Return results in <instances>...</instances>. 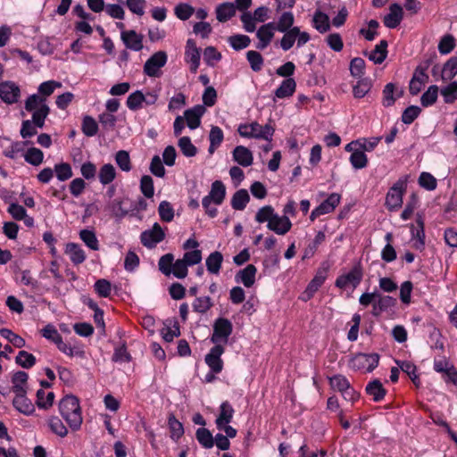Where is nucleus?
Instances as JSON below:
<instances>
[{
	"label": "nucleus",
	"instance_id": "obj_14",
	"mask_svg": "<svg viewBox=\"0 0 457 457\" xmlns=\"http://www.w3.org/2000/svg\"><path fill=\"white\" fill-rule=\"evenodd\" d=\"M276 30L274 22H269L261 26L256 31L258 38L256 48L259 50L265 49L272 41Z\"/></svg>",
	"mask_w": 457,
	"mask_h": 457
},
{
	"label": "nucleus",
	"instance_id": "obj_15",
	"mask_svg": "<svg viewBox=\"0 0 457 457\" xmlns=\"http://www.w3.org/2000/svg\"><path fill=\"white\" fill-rule=\"evenodd\" d=\"M200 49L193 39H188L186 45L185 60L189 64L190 71L195 73L200 65Z\"/></svg>",
	"mask_w": 457,
	"mask_h": 457
},
{
	"label": "nucleus",
	"instance_id": "obj_48",
	"mask_svg": "<svg viewBox=\"0 0 457 457\" xmlns=\"http://www.w3.org/2000/svg\"><path fill=\"white\" fill-rule=\"evenodd\" d=\"M144 100L145 95L143 92L137 90L128 96L126 104L129 110L137 111L143 107Z\"/></svg>",
	"mask_w": 457,
	"mask_h": 457
},
{
	"label": "nucleus",
	"instance_id": "obj_5",
	"mask_svg": "<svg viewBox=\"0 0 457 457\" xmlns=\"http://www.w3.org/2000/svg\"><path fill=\"white\" fill-rule=\"evenodd\" d=\"M234 409L228 402H223L220 405L219 414L215 420L216 428L219 430L224 431L229 437L237 436V429L229 425L234 416Z\"/></svg>",
	"mask_w": 457,
	"mask_h": 457
},
{
	"label": "nucleus",
	"instance_id": "obj_1",
	"mask_svg": "<svg viewBox=\"0 0 457 457\" xmlns=\"http://www.w3.org/2000/svg\"><path fill=\"white\" fill-rule=\"evenodd\" d=\"M59 411L72 430H78L83 421L79 399L74 395L64 396L59 403Z\"/></svg>",
	"mask_w": 457,
	"mask_h": 457
},
{
	"label": "nucleus",
	"instance_id": "obj_50",
	"mask_svg": "<svg viewBox=\"0 0 457 457\" xmlns=\"http://www.w3.org/2000/svg\"><path fill=\"white\" fill-rule=\"evenodd\" d=\"M457 75V55L451 57L444 65L442 79L451 80Z\"/></svg>",
	"mask_w": 457,
	"mask_h": 457
},
{
	"label": "nucleus",
	"instance_id": "obj_45",
	"mask_svg": "<svg viewBox=\"0 0 457 457\" xmlns=\"http://www.w3.org/2000/svg\"><path fill=\"white\" fill-rule=\"evenodd\" d=\"M386 47L387 42L386 40H381L379 44L376 46L375 49L370 54V59L375 63H382L386 58Z\"/></svg>",
	"mask_w": 457,
	"mask_h": 457
},
{
	"label": "nucleus",
	"instance_id": "obj_12",
	"mask_svg": "<svg viewBox=\"0 0 457 457\" xmlns=\"http://www.w3.org/2000/svg\"><path fill=\"white\" fill-rule=\"evenodd\" d=\"M361 271L360 269L354 267L349 272L339 276L337 278L336 286L341 289H352L357 287L361 280Z\"/></svg>",
	"mask_w": 457,
	"mask_h": 457
},
{
	"label": "nucleus",
	"instance_id": "obj_36",
	"mask_svg": "<svg viewBox=\"0 0 457 457\" xmlns=\"http://www.w3.org/2000/svg\"><path fill=\"white\" fill-rule=\"evenodd\" d=\"M224 138V134L221 129L218 126H212L209 134L210 146L208 149L209 154H212L214 151L220 145Z\"/></svg>",
	"mask_w": 457,
	"mask_h": 457
},
{
	"label": "nucleus",
	"instance_id": "obj_58",
	"mask_svg": "<svg viewBox=\"0 0 457 457\" xmlns=\"http://www.w3.org/2000/svg\"><path fill=\"white\" fill-rule=\"evenodd\" d=\"M115 162L120 169L123 171L129 172L132 169L130 157L127 151H118L115 154Z\"/></svg>",
	"mask_w": 457,
	"mask_h": 457
},
{
	"label": "nucleus",
	"instance_id": "obj_18",
	"mask_svg": "<svg viewBox=\"0 0 457 457\" xmlns=\"http://www.w3.org/2000/svg\"><path fill=\"white\" fill-rule=\"evenodd\" d=\"M205 112V107L204 105H195L194 107L187 109L184 112V119L187 126L190 129H197L201 124V118Z\"/></svg>",
	"mask_w": 457,
	"mask_h": 457
},
{
	"label": "nucleus",
	"instance_id": "obj_44",
	"mask_svg": "<svg viewBox=\"0 0 457 457\" xmlns=\"http://www.w3.org/2000/svg\"><path fill=\"white\" fill-rule=\"evenodd\" d=\"M438 97V87L432 85L422 94L420 103L423 107L433 105Z\"/></svg>",
	"mask_w": 457,
	"mask_h": 457
},
{
	"label": "nucleus",
	"instance_id": "obj_16",
	"mask_svg": "<svg viewBox=\"0 0 457 457\" xmlns=\"http://www.w3.org/2000/svg\"><path fill=\"white\" fill-rule=\"evenodd\" d=\"M21 91L19 87L11 81L0 83V98L7 104H14L20 98Z\"/></svg>",
	"mask_w": 457,
	"mask_h": 457
},
{
	"label": "nucleus",
	"instance_id": "obj_6",
	"mask_svg": "<svg viewBox=\"0 0 457 457\" xmlns=\"http://www.w3.org/2000/svg\"><path fill=\"white\" fill-rule=\"evenodd\" d=\"M233 331L232 322L226 318H217L212 325L211 342L214 345H224L228 344V338Z\"/></svg>",
	"mask_w": 457,
	"mask_h": 457
},
{
	"label": "nucleus",
	"instance_id": "obj_56",
	"mask_svg": "<svg viewBox=\"0 0 457 457\" xmlns=\"http://www.w3.org/2000/svg\"><path fill=\"white\" fill-rule=\"evenodd\" d=\"M158 213L164 222H170L174 218V209L168 201H162L158 207Z\"/></svg>",
	"mask_w": 457,
	"mask_h": 457
},
{
	"label": "nucleus",
	"instance_id": "obj_11",
	"mask_svg": "<svg viewBox=\"0 0 457 457\" xmlns=\"http://www.w3.org/2000/svg\"><path fill=\"white\" fill-rule=\"evenodd\" d=\"M223 345H214L205 355L204 361L210 370L213 373H220L223 370V361L221 355L224 353Z\"/></svg>",
	"mask_w": 457,
	"mask_h": 457
},
{
	"label": "nucleus",
	"instance_id": "obj_47",
	"mask_svg": "<svg viewBox=\"0 0 457 457\" xmlns=\"http://www.w3.org/2000/svg\"><path fill=\"white\" fill-rule=\"evenodd\" d=\"M195 437L199 444L206 449H210L214 445L213 436L207 428H198L195 433Z\"/></svg>",
	"mask_w": 457,
	"mask_h": 457
},
{
	"label": "nucleus",
	"instance_id": "obj_2",
	"mask_svg": "<svg viewBox=\"0 0 457 457\" xmlns=\"http://www.w3.org/2000/svg\"><path fill=\"white\" fill-rule=\"evenodd\" d=\"M226 196V187L220 180H215L211 187L209 194L202 200V205L205 213L210 218H215L218 214V210L214 205H220Z\"/></svg>",
	"mask_w": 457,
	"mask_h": 457
},
{
	"label": "nucleus",
	"instance_id": "obj_42",
	"mask_svg": "<svg viewBox=\"0 0 457 457\" xmlns=\"http://www.w3.org/2000/svg\"><path fill=\"white\" fill-rule=\"evenodd\" d=\"M79 238L91 250L97 251L99 249V241L96 233L90 229H82L79 232Z\"/></svg>",
	"mask_w": 457,
	"mask_h": 457
},
{
	"label": "nucleus",
	"instance_id": "obj_51",
	"mask_svg": "<svg viewBox=\"0 0 457 457\" xmlns=\"http://www.w3.org/2000/svg\"><path fill=\"white\" fill-rule=\"evenodd\" d=\"M440 93L445 104H453L457 100V81H453L445 87H443Z\"/></svg>",
	"mask_w": 457,
	"mask_h": 457
},
{
	"label": "nucleus",
	"instance_id": "obj_10",
	"mask_svg": "<svg viewBox=\"0 0 457 457\" xmlns=\"http://www.w3.org/2000/svg\"><path fill=\"white\" fill-rule=\"evenodd\" d=\"M167 54L163 51L154 54L145 63L144 72L149 77L159 76V71L167 62Z\"/></svg>",
	"mask_w": 457,
	"mask_h": 457
},
{
	"label": "nucleus",
	"instance_id": "obj_34",
	"mask_svg": "<svg viewBox=\"0 0 457 457\" xmlns=\"http://www.w3.org/2000/svg\"><path fill=\"white\" fill-rule=\"evenodd\" d=\"M57 348L62 353L69 357L78 356L80 358L85 357V351L80 345H71V343L63 342L62 338L56 344Z\"/></svg>",
	"mask_w": 457,
	"mask_h": 457
},
{
	"label": "nucleus",
	"instance_id": "obj_52",
	"mask_svg": "<svg viewBox=\"0 0 457 457\" xmlns=\"http://www.w3.org/2000/svg\"><path fill=\"white\" fill-rule=\"evenodd\" d=\"M298 27H294L290 30H287L282 37L279 45L284 51L289 50L296 41Z\"/></svg>",
	"mask_w": 457,
	"mask_h": 457
},
{
	"label": "nucleus",
	"instance_id": "obj_53",
	"mask_svg": "<svg viewBox=\"0 0 457 457\" xmlns=\"http://www.w3.org/2000/svg\"><path fill=\"white\" fill-rule=\"evenodd\" d=\"M54 394L53 392H46L39 389L37 392V405L38 408L47 409L53 405Z\"/></svg>",
	"mask_w": 457,
	"mask_h": 457
},
{
	"label": "nucleus",
	"instance_id": "obj_41",
	"mask_svg": "<svg viewBox=\"0 0 457 457\" xmlns=\"http://www.w3.org/2000/svg\"><path fill=\"white\" fill-rule=\"evenodd\" d=\"M54 174L59 181H66L73 176V171L70 163L60 162L54 165Z\"/></svg>",
	"mask_w": 457,
	"mask_h": 457
},
{
	"label": "nucleus",
	"instance_id": "obj_8",
	"mask_svg": "<svg viewBox=\"0 0 457 457\" xmlns=\"http://www.w3.org/2000/svg\"><path fill=\"white\" fill-rule=\"evenodd\" d=\"M379 362L378 353H357L349 361V365L355 370L372 371Z\"/></svg>",
	"mask_w": 457,
	"mask_h": 457
},
{
	"label": "nucleus",
	"instance_id": "obj_4",
	"mask_svg": "<svg viewBox=\"0 0 457 457\" xmlns=\"http://www.w3.org/2000/svg\"><path fill=\"white\" fill-rule=\"evenodd\" d=\"M238 134L243 137L263 139L271 142L274 134V129L270 124L264 126L256 121L251 123L240 124L237 129Z\"/></svg>",
	"mask_w": 457,
	"mask_h": 457
},
{
	"label": "nucleus",
	"instance_id": "obj_37",
	"mask_svg": "<svg viewBox=\"0 0 457 457\" xmlns=\"http://www.w3.org/2000/svg\"><path fill=\"white\" fill-rule=\"evenodd\" d=\"M295 21L294 14L291 12H284L278 17V21L275 23V28L279 32H286L290 30Z\"/></svg>",
	"mask_w": 457,
	"mask_h": 457
},
{
	"label": "nucleus",
	"instance_id": "obj_39",
	"mask_svg": "<svg viewBox=\"0 0 457 457\" xmlns=\"http://www.w3.org/2000/svg\"><path fill=\"white\" fill-rule=\"evenodd\" d=\"M23 157L28 163L39 166L44 161V153L37 147H30L24 152Z\"/></svg>",
	"mask_w": 457,
	"mask_h": 457
},
{
	"label": "nucleus",
	"instance_id": "obj_7",
	"mask_svg": "<svg viewBox=\"0 0 457 457\" xmlns=\"http://www.w3.org/2000/svg\"><path fill=\"white\" fill-rule=\"evenodd\" d=\"M407 188V179H399L388 190L385 205L390 212H396L402 207L403 195Z\"/></svg>",
	"mask_w": 457,
	"mask_h": 457
},
{
	"label": "nucleus",
	"instance_id": "obj_57",
	"mask_svg": "<svg viewBox=\"0 0 457 457\" xmlns=\"http://www.w3.org/2000/svg\"><path fill=\"white\" fill-rule=\"evenodd\" d=\"M246 59L253 71H260L263 66V58L262 54L254 50L246 53Z\"/></svg>",
	"mask_w": 457,
	"mask_h": 457
},
{
	"label": "nucleus",
	"instance_id": "obj_43",
	"mask_svg": "<svg viewBox=\"0 0 457 457\" xmlns=\"http://www.w3.org/2000/svg\"><path fill=\"white\" fill-rule=\"evenodd\" d=\"M419 228L416 231H412L413 246L417 250H422L425 245V232H424V222L421 218L417 220Z\"/></svg>",
	"mask_w": 457,
	"mask_h": 457
},
{
	"label": "nucleus",
	"instance_id": "obj_64",
	"mask_svg": "<svg viewBox=\"0 0 457 457\" xmlns=\"http://www.w3.org/2000/svg\"><path fill=\"white\" fill-rule=\"evenodd\" d=\"M140 191L146 198H152L154 195V180L148 175H144L140 179Z\"/></svg>",
	"mask_w": 457,
	"mask_h": 457
},
{
	"label": "nucleus",
	"instance_id": "obj_40",
	"mask_svg": "<svg viewBox=\"0 0 457 457\" xmlns=\"http://www.w3.org/2000/svg\"><path fill=\"white\" fill-rule=\"evenodd\" d=\"M249 194L245 189H240L237 191L232 199H231V206L235 210H244L249 202Z\"/></svg>",
	"mask_w": 457,
	"mask_h": 457
},
{
	"label": "nucleus",
	"instance_id": "obj_55",
	"mask_svg": "<svg viewBox=\"0 0 457 457\" xmlns=\"http://www.w3.org/2000/svg\"><path fill=\"white\" fill-rule=\"evenodd\" d=\"M212 299L209 296H201L195 299L192 303L194 312L204 314L212 307Z\"/></svg>",
	"mask_w": 457,
	"mask_h": 457
},
{
	"label": "nucleus",
	"instance_id": "obj_20",
	"mask_svg": "<svg viewBox=\"0 0 457 457\" xmlns=\"http://www.w3.org/2000/svg\"><path fill=\"white\" fill-rule=\"evenodd\" d=\"M9 214L16 220H23L24 224L31 228L34 226V219L27 214L25 208L16 203H11L7 208Z\"/></svg>",
	"mask_w": 457,
	"mask_h": 457
},
{
	"label": "nucleus",
	"instance_id": "obj_60",
	"mask_svg": "<svg viewBox=\"0 0 457 457\" xmlns=\"http://www.w3.org/2000/svg\"><path fill=\"white\" fill-rule=\"evenodd\" d=\"M178 145H179V147L180 148L182 154L187 157H193L197 153V149L192 144L189 137H180Z\"/></svg>",
	"mask_w": 457,
	"mask_h": 457
},
{
	"label": "nucleus",
	"instance_id": "obj_31",
	"mask_svg": "<svg viewBox=\"0 0 457 457\" xmlns=\"http://www.w3.org/2000/svg\"><path fill=\"white\" fill-rule=\"evenodd\" d=\"M296 88L295 80L293 78H287L282 81L280 86L275 91V97L283 99L293 96Z\"/></svg>",
	"mask_w": 457,
	"mask_h": 457
},
{
	"label": "nucleus",
	"instance_id": "obj_27",
	"mask_svg": "<svg viewBox=\"0 0 457 457\" xmlns=\"http://www.w3.org/2000/svg\"><path fill=\"white\" fill-rule=\"evenodd\" d=\"M233 159L243 167H248L253 162L252 152L243 145H238L233 150Z\"/></svg>",
	"mask_w": 457,
	"mask_h": 457
},
{
	"label": "nucleus",
	"instance_id": "obj_22",
	"mask_svg": "<svg viewBox=\"0 0 457 457\" xmlns=\"http://www.w3.org/2000/svg\"><path fill=\"white\" fill-rule=\"evenodd\" d=\"M341 196L337 193L330 194L323 202L316 206V216L332 212L339 204Z\"/></svg>",
	"mask_w": 457,
	"mask_h": 457
},
{
	"label": "nucleus",
	"instance_id": "obj_33",
	"mask_svg": "<svg viewBox=\"0 0 457 457\" xmlns=\"http://www.w3.org/2000/svg\"><path fill=\"white\" fill-rule=\"evenodd\" d=\"M223 262V255L221 253L215 251L209 254L205 260L207 270L211 274L218 275L220 273Z\"/></svg>",
	"mask_w": 457,
	"mask_h": 457
},
{
	"label": "nucleus",
	"instance_id": "obj_29",
	"mask_svg": "<svg viewBox=\"0 0 457 457\" xmlns=\"http://www.w3.org/2000/svg\"><path fill=\"white\" fill-rule=\"evenodd\" d=\"M366 393L374 402H380L384 399L386 391L378 379H374L366 386Z\"/></svg>",
	"mask_w": 457,
	"mask_h": 457
},
{
	"label": "nucleus",
	"instance_id": "obj_30",
	"mask_svg": "<svg viewBox=\"0 0 457 457\" xmlns=\"http://www.w3.org/2000/svg\"><path fill=\"white\" fill-rule=\"evenodd\" d=\"M46 425L49 430L59 437L62 438L68 435V428L57 416L48 417L46 419Z\"/></svg>",
	"mask_w": 457,
	"mask_h": 457
},
{
	"label": "nucleus",
	"instance_id": "obj_19",
	"mask_svg": "<svg viewBox=\"0 0 457 457\" xmlns=\"http://www.w3.org/2000/svg\"><path fill=\"white\" fill-rule=\"evenodd\" d=\"M403 18V11L400 4H392L389 12L384 17V25L388 29H395L399 26Z\"/></svg>",
	"mask_w": 457,
	"mask_h": 457
},
{
	"label": "nucleus",
	"instance_id": "obj_3",
	"mask_svg": "<svg viewBox=\"0 0 457 457\" xmlns=\"http://www.w3.org/2000/svg\"><path fill=\"white\" fill-rule=\"evenodd\" d=\"M25 109L31 112V120H34L39 129H42L50 112L46 99L40 97L37 94L31 95L25 102Z\"/></svg>",
	"mask_w": 457,
	"mask_h": 457
},
{
	"label": "nucleus",
	"instance_id": "obj_62",
	"mask_svg": "<svg viewBox=\"0 0 457 457\" xmlns=\"http://www.w3.org/2000/svg\"><path fill=\"white\" fill-rule=\"evenodd\" d=\"M276 214L274 208L270 205H265L258 210L255 215V220L259 223L267 222L273 219V216Z\"/></svg>",
	"mask_w": 457,
	"mask_h": 457
},
{
	"label": "nucleus",
	"instance_id": "obj_26",
	"mask_svg": "<svg viewBox=\"0 0 457 457\" xmlns=\"http://www.w3.org/2000/svg\"><path fill=\"white\" fill-rule=\"evenodd\" d=\"M64 253L69 255L71 262L74 265H79L86 260L84 250L76 243H68L65 245Z\"/></svg>",
	"mask_w": 457,
	"mask_h": 457
},
{
	"label": "nucleus",
	"instance_id": "obj_38",
	"mask_svg": "<svg viewBox=\"0 0 457 457\" xmlns=\"http://www.w3.org/2000/svg\"><path fill=\"white\" fill-rule=\"evenodd\" d=\"M99 181L103 185H108L112 183L116 178V170L112 164H104L98 174Z\"/></svg>",
	"mask_w": 457,
	"mask_h": 457
},
{
	"label": "nucleus",
	"instance_id": "obj_28",
	"mask_svg": "<svg viewBox=\"0 0 457 457\" xmlns=\"http://www.w3.org/2000/svg\"><path fill=\"white\" fill-rule=\"evenodd\" d=\"M428 79V75L423 71L417 70L409 84V91L412 96H417L422 89Z\"/></svg>",
	"mask_w": 457,
	"mask_h": 457
},
{
	"label": "nucleus",
	"instance_id": "obj_35",
	"mask_svg": "<svg viewBox=\"0 0 457 457\" xmlns=\"http://www.w3.org/2000/svg\"><path fill=\"white\" fill-rule=\"evenodd\" d=\"M236 14V5L227 2L220 4L216 8V18L220 22L230 20Z\"/></svg>",
	"mask_w": 457,
	"mask_h": 457
},
{
	"label": "nucleus",
	"instance_id": "obj_59",
	"mask_svg": "<svg viewBox=\"0 0 457 457\" xmlns=\"http://www.w3.org/2000/svg\"><path fill=\"white\" fill-rule=\"evenodd\" d=\"M62 83L55 80H47L41 83L38 87V94L40 97H46L51 96L56 88H60Z\"/></svg>",
	"mask_w": 457,
	"mask_h": 457
},
{
	"label": "nucleus",
	"instance_id": "obj_25",
	"mask_svg": "<svg viewBox=\"0 0 457 457\" xmlns=\"http://www.w3.org/2000/svg\"><path fill=\"white\" fill-rule=\"evenodd\" d=\"M403 89H397L394 83H387L382 92V104L385 107L392 106L395 100L403 96Z\"/></svg>",
	"mask_w": 457,
	"mask_h": 457
},
{
	"label": "nucleus",
	"instance_id": "obj_9",
	"mask_svg": "<svg viewBox=\"0 0 457 457\" xmlns=\"http://www.w3.org/2000/svg\"><path fill=\"white\" fill-rule=\"evenodd\" d=\"M165 236V229H163L159 223L155 222L151 228L141 233L140 241L146 248L153 249L164 240Z\"/></svg>",
	"mask_w": 457,
	"mask_h": 457
},
{
	"label": "nucleus",
	"instance_id": "obj_24",
	"mask_svg": "<svg viewBox=\"0 0 457 457\" xmlns=\"http://www.w3.org/2000/svg\"><path fill=\"white\" fill-rule=\"evenodd\" d=\"M14 408L24 415H30L34 412L35 407L32 402L26 396V394H15L12 400Z\"/></svg>",
	"mask_w": 457,
	"mask_h": 457
},
{
	"label": "nucleus",
	"instance_id": "obj_61",
	"mask_svg": "<svg viewBox=\"0 0 457 457\" xmlns=\"http://www.w3.org/2000/svg\"><path fill=\"white\" fill-rule=\"evenodd\" d=\"M174 13L178 19L187 21L195 13V9L188 4L180 3L175 6Z\"/></svg>",
	"mask_w": 457,
	"mask_h": 457
},
{
	"label": "nucleus",
	"instance_id": "obj_54",
	"mask_svg": "<svg viewBox=\"0 0 457 457\" xmlns=\"http://www.w3.org/2000/svg\"><path fill=\"white\" fill-rule=\"evenodd\" d=\"M15 361L24 369H30L36 364V357L32 353L22 350L17 354Z\"/></svg>",
	"mask_w": 457,
	"mask_h": 457
},
{
	"label": "nucleus",
	"instance_id": "obj_46",
	"mask_svg": "<svg viewBox=\"0 0 457 457\" xmlns=\"http://www.w3.org/2000/svg\"><path fill=\"white\" fill-rule=\"evenodd\" d=\"M352 166L356 170L363 169L368 164V157L362 149L354 150L349 158Z\"/></svg>",
	"mask_w": 457,
	"mask_h": 457
},
{
	"label": "nucleus",
	"instance_id": "obj_49",
	"mask_svg": "<svg viewBox=\"0 0 457 457\" xmlns=\"http://www.w3.org/2000/svg\"><path fill=\"white\" fill-rule=\"evenodd\" d=\"M228 42L233 49L238 51L249 46L251 39L246 35L237 34L230 36Z\"/></svg>",
	"mask_w": 457,
	"mask_h": 457
},
{
	"label": "nucleus",
	"instance_id": "obj_17",
	"mask_svg": "<svg viewBox=\"0 0 457 457\" xmlns=\"http://www.w3.org/2000/svg\"><path fill=\"white\" fill-rule=\"evenodd\" d=\"M267 228L279 236L286 235L292 228V222L288 216H280L276 213L273 219L267 224Z\"/></svg>",
	"mask_w": 457,
	"mask_h": 457
},
{
	"label": "nucleus",
	"instance_id": "obj_13",
	"mask_svg": "<svg viewBox=\"0 0 457 457\" xmlns=\"http://www.w3.org/2000/svg\"><path fill=\"white\" fill-rule=\"evenodd\" d=\"M128 201L129 198L127 197H118L109 200L104 209L114 218L121 220L129 214V209L127 207Z\"/></svg>",
	"mask_w": 457,
	"mask_h": 457
},
{
	"label": "nucleus",
	"instance_id": "obj_21",
	"mask_svg": "<svg viewBox=\"0 0 457 457\" xmlns=\"http://www.w3.org/2000/svg\"><path fill=\"white\" fill-rule=\"evenodd\" d=\"M121 39L125 46L133 51H139L143 48V36L135 30L122 31Z\"/></svg>",
	"mask_w": 457,
	"mask_h": 457
},
{
	"label": "nucleus",
	"instance_id": "obj_63",
	"mask_svg": "<svg viewBox=\"0 0 457 457\" xmlns=\"http://www.w3.org/2000/svg\"><path fill=\"white\" fill-rule=\"evenodd\" d=\"M419 185L428 191H432L436 188L437 182L432 174L423 171L419 177Z\"/></svg>",
	"mask_w": 457,
	"mask_h": 457
},
{
	"label": "nucleus",
	"instance_id": "obj_23",
	"mask_svg": "<svg viewBox=\"0 0 457 457\" xmlns=\"http://www.w3.org/2000/svg\"><path fill=\"white\" fill-rule=\"evenodd\" d=\"M257 269L253 264H248L236 275L237 282L242 283L245 287H251L255 282Z\"/></svg>",
	"mask_w": 457,
	"mask_h": 457
},
{
	"label": "nucleus",
	"instance_id": "obj_32",
	"mask_svg": "<svg viewBox=\"0 0 457 457\" xmlns=\"http://www.w3.org/2000/svg\"><path fill=\"white\" fill-rule=\"evenodd\" d=\"M28 373L17 371L12 377V391L14 394H27Z\"/></svg>",
	"mask_w": 457,
	"mask_h": 457
}]
</instances>
